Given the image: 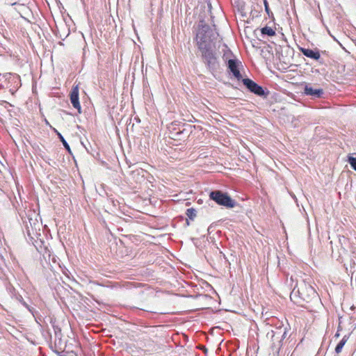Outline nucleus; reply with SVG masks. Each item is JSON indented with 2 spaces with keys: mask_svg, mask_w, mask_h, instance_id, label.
<instances>
[{
  "mask_svg": "<svg viewBox=\"0 0 356 356\" xmlns=\"http://www.w3.org/2000/svg\"><path fill=\"white\" fill-rule=\"evenodd\" d=\"M317 293L315 289L305 282L300 283L298 289L296 287L292 290L290 298L293 300L294 298H299L300 299L309 302L312 298H316Z\"/></svg>",
  "mask_w": 356,
  "mask_h": 356,
  "instance_id": "f257e3e1",
  "label": "nucleus"
},
{
  "mask_svg": "<svg viewBox=\"0 0 356 356\" xmlns=\"http://www.w3.org/2000/svg\"><path fill=\"white\" fill-rule=\"evenodd\" d=\"M286 327H279L275 330H271L266 334V338L271 341V349L273 351L279 353L282 346V341L286 337Z\"/></svg>",
  "mask_w": 356,
  "mask_h": 356,
  "instance_id": "f03ea898",
  "label": "nucleus"
},
{
  "mask_svg": "<svg viewBox=\"0 0 356 356\" xmlns=\"http://www.w3.org/2000/svg\"><path fill=\"white\" fill-rule=\"evenodd\" d=\"M214 35V30L206 24L204 21H200L196 33L197 47H200L202 44H211Z\"/></svg>",
  "mask_w": 356,
  "mask_h": 356,
  "instance_id": "7ed1b4c3",
  "label": "nucleus"
},
{
  "mask_svg": "<svg viewBox=\"0 0 356 356\" xmlns=\"http://www.w3.org/2000/svg\"><path fill=\"white\" fill-rule=\"evenodd\" d=\"M198 49L202 54L204 63L207 65V68L210 71L216 70L218 68L219 65L216 54L212 49V45L202 44L200 47H198Z\"/></svg>",
  "mask_w": 356,
  "mask_h": 356,
  "instance_id": "20e7f679",
  "label": "nucleus"
},
{
  "mask_svg": "<svg viewBox=\"0 0 356 356\" xmlns=\"http://www.w3.org/2000/svg\"><path fill=\"white\" fill-rule=\"evenodd\" d=\"M209 197L218 204L226 208H234L236 205V202L227 193H223L221 191H211L209 193Z\"/></svg>",
  "mask_w": 356,
  "mask_h": 356,
  "instance_id": "39448f33",
  "label": "nucleus"
},
{
  "mask_svg": "<svg viewBox=\"0 0 356 356\" xmlns=\"http://www.w3.org/2000/svg\"><path fill=\"white\" fill-rule=\"evenodd\" d=\"M242 82L244 84V86L252 93L260 96H266L268 95V92H266L264 88L258 85L257 83L253 81L252 79H250L248 78L243 79Z\"/></svg>",
  "mask_w": 356,
  "mask_h": 356,
  "instance_id": "423d86ee",
  "label": "nucleus"
},
{
  "mask_svg": "<svg viewBox=\"0 0 356 356\" xmlns=\"http://www.w3.org/2000/svg\"><path fill=\"white\" fill-rule=\"evenodd\" d=\"M241 63L237 59H229L227 62V67L233 76L238 80H242V75L238 70V66Z\"/></svg>",
  "mask_w": 356,
  "mask_h": 356,
  "instance_id": "0eeeda50",
  "label": "nucleus"
},
{
  "mask_svg": "<svg viewBox=\"0 0 356 356\" xmlns=\"http://www.w3.org/2000/svg\"><path fill=\"white\" fill-rule=\"evenodd\" d=\"M70 101L73 106V107L78 110L79 113H81V106L79 102V86H73L71 92H70Z\"/></svg>",
  "mask_w": 356,
  "mask_h": 356,
  "instance_id": "6e6552de",
  "label": "nucleus"
},
{
  "mask_svg": "<svg viewBox=\"0 0 356 356\" xmlns=\"http://www.w3.org/2000/svg\"><path fill=\"white\" fill-rule=\"evenodd\" d=\"M304 93L306 95L312 97L314 99H316L321 97L324 92L321 88H313L309 85H306L304 88Z\"/></svg>",
  "mask_w": 356,
  "mask_h": 356,
  "instance_id": "1a4fd4ad",
  "label": "nucleus"
},
{
  "mask_svg": "<svg viewBox=\"0 0 356 356\" xmlns=\"http://www.w3.org/2000/svg\"><path fill=\"white\" fill-rule=\"evenodd\" d=\"M13 298L20 302L32 315L34 318H36L35 315L38 314V311H36L33 307H31L29 305L26 303V302L24 300L22 296L19 293L15 292L13 293Z\"/></svg>",
  "mask_w": 356,
  "mask_h": 356,
  "instance_id": "9d476101",
  "label": "nucleus"
},
{
  "mask_svg": "<svg viewBox=\"0 0 356 356\" xmlns=\"http://www.w3.org/2000/svg\"><path fill=\"white\" fill-rule=\"evenodd\" d=\"M300 52L305 56L314 59L318 60L321 58V54L318 50H313L310 49H306L303 47L300 48Z\"/></svg>",
  "mask_w": 356,
  "mask_h": 356,
  "instance_id": "9b49d317",
  "label": "nucleus"
},
{
  "mask_svg": "<svg viewBox=\"0 0 356 356\" xmlns=\"http://www.w3.org/2000/svg\"><path fill=\"white\" fill-rule=\"evenodd\" d=\"M347 340H348V337L345 335L337 345V346L335 348L336 353L339 354L341 352L342 348L344 346V345L346 344Z\"/></svg>",
  "mask_w": 356,
  "mask_h": 356,
  "instance_id": "f8f14e48",
  "label": "nucleus"
},
{
  "mask_svg": "<svg viewBox=\"0 0 356 356\" xmlns=\"http://www.w3.org/2000/svg\"><path fill=\"white\" fill-rule=\"evenodd\" d=\"M262 35H267L268 36H273L275 35V31L269 26H265L261 29Z\"/></svg>",
  "mask_w": 356,
  "mask_h": 356,
  "instance_id": "ddd939ff",
  "label": "nucleus"
},
{
  "mask_svg": "<svg viewBox=\"0 0 356 356\" xmlns=\"http://www.w3.org/2000/svg\"><path fill=\"white\" fill-rule=\"evenodd\" d=\"M186 215L189 220H193L197 215V211L193 208H189L186 211Z\"/></svg>",
  "mask_w": 356,
  "mask_h": 356,
  "instance_id": "4468645a",
  "label": "nucleus"
},
{
  "mask_svg": "<svg viewBox=\"0 0 356 356\" xmlns=\"http://www.w3.org/2000/svg\"><path fill=\"white\" fill-rule=\"evenodd\" d=\"M57 135L59 138V139L60 140V141L62 142L63 146L65 147V148L66 149V150L69 152V153H72L71 152V149H70V147L69 145V144L67 143V141L65 140V138H63V136L61 135V134H60L59 132H57Z\"/></svg>",
  "mask_w": 356,
  "mask_h": 356,
  "instance_id": "2eb2a0df",
  "label": "nucleus"
},
{
  "mask_svg": "<svg viewBox=\"0 0 356 356\" xmlns=\"http://www.w3.org/2000/svg\"><path fill=\"white\" fill-rule=\"evenodd\" d=\"M348 162L351 168L356 171V158L349 157Z\"/></svg>",
  "mask_w": 356,
  "mask_h": 356,
  "instance_id": "dca6fc26",
  "label": "nucleus"
},
{
  "mask_svg": "<svg viewBox=\"0 0 356 356\" xmlns=\"http://www.w3.org/2000/svg\"><path fill=\"white\" fill-rule=\"evenodd\" d=\"M264 6H265V10H266V13L268 14V15L270 17V15H273V13L270 11V10L269 8L267 0H264Z\"/></svg>",
  "mask_w": 356,
  "mask_h": 356,
  "instance_id": "f3484780",
  "label": "nucleus"
},
{
  "mask_svg": "<svg viewBox=\"0 0 356 356\" xmlns=\"http://www.w3.org/2000/svg\"><path fill=\"white\" fill-rule=\"evenodd\" d=\"M37 319L35 318V321L38 323H40V321H41V318L39 316V313L38 312V314L35 315Z\"/></svg>",
  "mask_w": 356,
  "mask_h": 356,
  "instance_id": "a211bd4d",
  "label": "nucleus"
},
{
  "mask_svg": "<svg viewBox=\"0 0 356 356\" xmlns=\"http://www.w3.org/2000/svg\"><path fill=\"white\" fill-rule=\"evenodd\" d=\"M335 336H336V337H339V333H337V334H335Z\"/></svg>",
  "mask_w": 356,
  "mask_h": 356,
  "instance_id": "6ab92c4d",
  "label": "nucleus"
}]
</instances>
